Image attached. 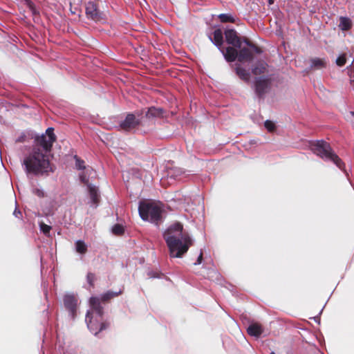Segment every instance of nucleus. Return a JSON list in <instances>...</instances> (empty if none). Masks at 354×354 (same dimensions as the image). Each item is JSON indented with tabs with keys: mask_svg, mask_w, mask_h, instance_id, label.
Instances as JSON below:
<instances>
[{
	"mask_svg": "<svg viewBox=\"0 0 354 354\" xmlns=\"http://www.w3.org/2000/svg\"><path fill=\"white\" fill-rule=\"evenodd\" d=\"M247 332L251 336L259 337L263 333V328L261 324L254 323L248 326Z\"/></svg>",
	"mask_w": 354,
	"mask_h": 354,
	"instance_id": "16",
	"label": "nucleus"
},
{
	"mask_svg": "<svg viewBox=\"0 0 354 354\" xmlns=\"http://www.w3.org/2000/svg\"><path fill=\"white\" fill-rule=\"evenodd\" d=\"M102 319L99 317L94 318L93 313L89 311L86 313V322L88 328L95 335H97L100 331L105 330L109 327V323L102 322Z\"/></svg>",
	"mask_w": 354,
	"mask_h": 354,
	"instance_id": "6",
	"label": "nucleus"
},
{
	"mask_svg": "<svg viewBox=\"0 0 354 354\" xmlns=\"http://www.w3.org/2000/svg\"><path fill=\"white\" fill-rule=\"evenodd\" d=\"M88 191L91 199L94 204H97L100 201V196L98 194L97 189L95 186L89 185Z\"/></svg>",
	"mask_w": 354,
	"mask_h": 354,
	"instance_id": "19",
	"label": "nucleus"
},
{
	"mask_svg": "<svg viewBox=\"0 0 354 354\" xmlns=\"http://www.w3.org/2000/svg\"><path fill=\"white\" fill-rule=\"evenodd\" d=\"M32 192L34 194H35L39 198H44L45 196L44 192L41 189H39L38 188H35L32 190Z\"/></svg>",
	"mask_w": 354,
	"mask_h": 354,
	"instance_id": "31",
	"label": "nucleus"
},
{
	"mask_svg": "<svg viewBox=\"0 0 354 354\" xmlns=\"http://www.w3.org/2000/svg\"><path fill=\"white\" fill-rule=\"evenodd\" d=\"M237 49H239V48L232 46H227L225 49L221 48L220 50L227 62H233L236 59L239 60V50Z\"/></svg>",
	"mask_w": 354,
	"mask_h": 354,
	"instance_id": "13",
	"label": "nucleus"
},
{
	"mask_svg": "<svg viewBox=\"0 0 354 354\" xmlns=\"http://www.w3.org/2000/svg\"><path fill=\"white\" fill-rule=\"evenodd\" d=\"M87 282L90 285L91 287H94V282L96 279L95 274L92 272H88L86 275Z\"/></svg>",
	"mask_w": 354,
	"mask_h": 354,
	"instance_id": "26",
	"label": "nucleus"
},
{
	"mask_svg": "<svg viewBox=\"0 0 354 354\" xmlns=\"http://www.w3.org/2000/svg\"><path fill=\"white\" fill-rule=\"evenodd\" d=\"M124 232V227L120 224H115L112 228V232L115 235H122Z\"/></svg>",
	"mask_w": 354,
	"mask_h": 354,
	"instance_id": "25",
	"label": "nucleus"
},
{
	"mask_svg": "<svg viewBox=\"0 0 354 354\" xmlns=\"http://www.w3.org/2000/svg\"><path fill=\"white\" fill-rule=\"evenodd\" d=\"M311 151L324 160L333 162L339 169L345 170V164L334 152L330 145L324 140H317L310 145Z\"/></svg>",
	"mask_w": 354,
	"mask_h": 354,
	"instance_id": "3",
	"label": "nucleus"
},
{
	"mask_svg": "<svg viewBox=\"0 0 354 354\" xmlns=\"http://www.w3.org/2000/svg\"><path fill=\"white\" fill-rule=\"evenodd\" d=\"M311 67L317 70L326 68L327 66V62L325 59L317 57L311 59Z\"/></svg>",
	"mask_w": 354,
	"mask_h": 354,
	"instance_id": "18",
	"label": "nucleus"
},
{
	"mask_svg": "<svg viewBox=\"0 0 354 354\" xmlns=\"http://www.w3.org/2000/svg\"><path fill=\"white\" fill-rule=\"evenodd\" d=\"M64 304L66 310H68L73 319L76 315L77 299L71 295H66L64 297Z\"/></svg>",
	"mask_w": 354,
	"mask_h": 354,
	"instance_id": "10",
	"label": "nucleus"
},
{
	"mask_svg": "<svg viewBox=\"0 0 354 354\" xmlns=\"http://www.w3.org/2000/svg\"><path fill=\"white\" fill-rule=\"evenodd\" d=\"M346 62V56L344 55H342L339 56L336 59V64L339 66H343Z\"/></svg>",
	"mask_w": 354,
	"mask_h": 354,
	"instance_id": "29",
	"label": "nucleus"
},
{
	"mask_svg": "<svg viewBox=\"0 0 354 354\" xmlns=\"http://www.w3.org/2000/svg\"><path fill=\"white\" fill-rule=\"evenodd\" d=\"M202 261H203V252H201L196 260V262L194 264L195 265L201 264L202 263Z\"/></svg>",
	"mask_w": 354,
	"mask_h": 354,
	"instance_id": "33",
	"label": "nucleus"
},
{
	"mask_svg": "<svg viewBox=\"0 0 354 354\" xmlns=\"http://www.w3.org/2000/svg\"><path fill=\"white\" fill-rule=\"evenodd\" d=\"M267 64L264 62H259L252 69V73L258 75L266 72Z\"/></svg>",
	"mask_w": 354,
	"mask_h": 354,
	"instance_id": "21",
	"label": "nucleus"
},
{
	"mask_svg": "<svg viewBox=\"0 0 354 354\" xmlns=\"http://www.w3.org/2000/svg\"><path fill=\"white\" fill-rule=\"evenodd\" d=\"M269 4H272L274 3L273 0H268Z\"/></svg>",
	"mask_w": 354,
	"mask_h": 354,
	"instance_id": "36",
	"label": "nucleus"
},
{
	"mask_svg": "<svg viewBox=\"0 0 354 354\" xmlns=\"http://www.w3.org/2000/svg\"><path fill=\"white\" fill-rule=\"evenodd\" d=\"M13 214L15 215V217L19 219H21L23 217L22 212L19 209H18L17 207L15 208Z\"/></svg>",
	"mask_w": 354,
	"mask_h": 354,
	"instance_id": "32",
	"label": "nucleus"
},
{
	"mask_svg": "<svg viewBox=\"0 0 354 354\" xmlns=\"http://www.w3.org/2000/svg\"><path fill=\"white\" fill-rule=\"evenodd\" d=\"M90 306L92 308L93 315L95 314L97 317L102 319L104 309L101 305L100 299L97 297H91L89 300ZM91 313V311H89Z\"/></svg>",
	"mask_w": 354,
	"mask_h": 354,
	"instance_id": "12",
	"label": "nucleus"
},
{
	"mask_svg": "<svg viewBox=\"0 0 354 354\" xmlns=\"http://www.w3.org/2000/svg\"><path fill=\"white\" fill-rule=\"evenodd\" d=\"M40 229L41 231L46 235L50 233V231L51 230V227L50 225H48L44 223H41L40 224Z\"/></svg>",
	"mask_w": 354,
	"mask_h": 354,
	"instance_id": "28",
	"label": "nucleus"
},
{
	"mask_svg": "<svg viewBox=\"0 0 354 354\" xmlns=\"http://www.w3.org/2000/svg\"><path fill=\"white\" fill-rule=\"evenodd\" d=\"M122 290H120L119 292H112V291H108L106 293L103 294L101 297L100 298V302H107L111 299L118 296L119 295L122 294Z\"/></svg>",
	"mask_w": 354,
	"mask_h": 354,
	"instance_id": "20",
	"label": "nucleus"
},
{
	"mask_svg": "<svg viewBox=\"0 0 354 354\" xmlns=\"http://www.w3.org/2000/svg\"><path fill=\"white\" fill-rule=\"evenodd\" d=\"M76 159V167L78 169H84L85 168L84 161L79 159L77 156H75Z\"/></svg>",
	"mask_w": 354,
	"mask_h": 354,
	"instance_id": "30",
	"label": "nucleus"
},
{
	"mask_svg": "<svg viewBox=\"0 0 354 354\" xmlns=\"http://www.w3.org/2000/svg\"><path fill=\"white\" fill-rule=\"evenodd\" d=\"M264 126L270 132L274 131L276 129L274 123L271 120H266L264 123Z\"/></svg>",
	"mask_w": 354,
	"mask_h": 354,
	"instance_id": "27",
	"label": "nucleus"
},
{
	"mask_svg": "<svg viewBox=\"0 0 354 354\" xmlns=\"http://www.w3.org/2000/svg\"><path fill=\"white\" fill-rule=\"evenodd\" d=\"M56 140L57 137L53 127H48L46 130L45 134L35 138V145L32 151L24 158L23 161V165L28 174L38 176L53 171L48 154Z\"/></svg>",
	"mask_w": 354,
	"mask_h": 354,
	"instance_id": "1",
	"label": "nucleus"
},
{
	"mask_svg": "<svg viewBox=\"0 0 354 354\" xmlns=\"http://www.w3.org/2000/svg\"><path fill=\"white\" fill-rule=\"evenodd\" d=\"M163 237L172 258H181L193 245L189 234L184 231L180 222L171 225L164 232Z\"/></svg>",
	"mask_w": 354,
	"mask_h": 354,
	"instance_id": "2",
	"label": "nucleus"
},
{
	"mask_svg": "<svg viewBox=\"0 0 354 354\" xmlns=\"http://www.w3.org/2000/svg\"><path fill=\"white\" fill-rule=\"evenodd\" d=\"M76 251L80 254H85L87 252V245L83 241H77L75 243Z\"/></svg>",
	"mask_w": 354,
	"mask_h": 354,
	"instance_id": "23",
	"label": "nucleus"
},
{
	"mask_svg": "<svg viewBox=\"0 0 354 354\" xmlns=\"http://www.w3.org/2000/svg\"><path fill=\"white\" fill-rule=\"evenodd\" d=\"M243 43L245 44L247 47L239 48V62H250L254 59V53L261 54L262 50L257 45L251 41L248 38L243 37Z\"/></svg>",
	"mask_w": 354,
	"mask_h": 354,
	"instance_id": "5",
	"label": "nucleus"
},
{
	"mask_svg": "<svg viewBox=\"0 0 354 354\" xmlns=\"http://www.w3.org/2000/svg\"><path fill=\"white\" fill-rule=\"evenodd\" d=\"M165 110L162 108H157L155 106H151L148 109L146 112V118L150 119L153 118H162L164 117Z\"/></svg>",
	"mask_w": 354,
	"mask_h": 354,
	"instance_id": "15",
	"label": "nucleus"
},
{
	"mask_svg": "<svg viewBox=\"0 0 354 354\" xmlns=\"http://www.w3.org/2000/svg\"><path fill=\"white\" fill-rule=\"evenodd\" d=\"M236 73L239 76L240 79L242 80L248 82L250 77V73L245 70L244 68L241 67L240 65H238L236 68Z\"/></svg>",
	"mask_w": 354,
	"mask_h": 354,
	"instance_id": "17",
	"label": "nucleus"
},
{
	"mask_svg": "<svg viewBox=\"0 0 354 354\" xmlns=\"http://www.w3.org/2000/svg\"><path fill=\"white\" fill-rule=\"evenodd\" d=\"M136 114L138 116H140V115H141L142 114V112H140V111H137V112L136 113Z\"/></svg>",
	"mask_w": 354,
	"mask_h": 354,
	"instance_id": "34",
	"label": "nucleus"
},
{
	"mask_svg": "<svg viewBox=\"0 0 354 354\" xmlns=\"http://www.w3.org/2000/svg\"><path fill=\"white\" fill-rule=\"evenodd\" d=\"M81 179L83 182H86L87 181V180H86L85 177H83V176H81Z\"/></svg>",
	"mask_w": 354,
	"mask_h": 354,
	"instance_id": "35",
	"label": "nucleus"
},
{
	"mask_svg": "<svg viewBox=\"0 0 354 354\" xmlns=\"http://www.w3.org/2000/svg\"><path fill=\"white\" fill-rule=\"evenodd\" d=\"M341 28L343 30H348L351 28V23L349 19L346 17H342L339 19Z\"/></svg>",
	"mask_w": 354,
	"mask_h": 354,
	"instance_id": "22",
	"label": "nucleus"
},
{
	"mask_svg": "<svg viewBox=\"0 0 354 354\" xmlns=\"http://www.w3.org/2000/svg\"><path fill=\"white\" fill-rule=\"evenodd\" d=\"M141 124L140 119L133 113H128L125 119L120 124V128L125 131H130L139 127Z\"/></svg>",
	"mask_w": 354,
	"mask_h": 354,
	"instance_id": "8",
	"label": "nucleus"
},
{
	"mask_svg": "<svg viewBox=\"0 0 354 354\" xmlns=\"http://www.w3.org/2000/svg\"><path fill=\"white\" fill-rule=\"evenodd\" d=\"M350 115L354 117V111H350Z\"/></svg>",
	"mask_w": 354,
	"mask_h": 354,
	"instance_id": "37",
	"label": "nucleus"
},
{
	"mask_svg": "<svg viewBox=\"0 0 354 354\" xmlns=\"http://www.w3.org/2000/svg\"><path fill=\"white\" fill-rule=\"evenodd\" d=\"M270 86V79L260 77L255 80L254 90L259 98H263Z\"/></svg>",
	"mask_w": 354,
	"mask_h": 354,
	"instance_id": "7",
	"label": "nucleus"
},
{
	"mask_svg": "<svg viewBox=\"0 0 354 354\" xmlns=\"http://www.w3.org/2000/svg\"><path fill=\"white\" fill-rule=\"evenodd\" d=\"M218 19L222 23H234V18L229 14H220L218 15Z\"/></svg>",
	"mask_w": 354,
	"mask_h": 354,
	"instance_id": "24",
	"label": "nucleus"
},
{
	"mask_svg": "<svg viewBox=\"0 0 354 354\" xmlns=\"http://www.w3.org/2000/svg\"><path fill=\"white\" fill-rule=\"evenodd\" d=\"M138 212L142 220L150 218L152 223L158 225L161 219L162 209L153 203L141 201L139 203Z\"/></svg>",
	"mask_w": 354,
	"mask_h": 354,
	"instance_id": "4",
	"label": "nucleus"
},
{
	"mask_svg": "<svg viewBox=\"0 0 354 354\" xmlns=\"http://www.w3.org/2000/svg\"><path fill=\"white\" fill-rule=\"evenodd\" d=\"M226 42L233 46L241 48V46L243 44V37L238 35V32L234 29H227L224 32Z\"/></svg>",
	"mask_w": 354,
	"mask_h": 354,
	"instance_id": "9",
	"label": "nucleus"
},
{
	"mask_svg": "<svg viewBox=\"0 0 354 354\" xmlns=\"http://www.w3.org/2000/svg\"><path fill=\"white\" fill-rule=\"evenodd\" d=\"M86 15L88 18L94 21H99L101 19L97 5L93 1H89L86 6Z\"/></svg>",
	"mask_w": 354,
	"mask_h": 354,
	"instance_id": "11",
	"label": "nucleus"
},
{
	"mask_svg": "<svg viewBox=\"0 0 354 354\" xmlns=\"http://www.w3.org/2000/svg\"><path fill=\"white\" fill-rule=\"evenodd\" d=\"M271 354H275L274 352H272Z\"/></svg>",
	"mask_w": 354,
	"mask_h": 354,
	"instance_id": "38",
	"label": "nucleus"
},
{
	"mask_svg": "<svg viewBox=\"0 0 354 354\" xmlns=\"http://www.w3.org/2000/svg\"><path fill=\"white\" fill-rule=\"evenodd\" d=\"M223 34L222 30L220 28L216 29L213 32V37H209L210 40L212 43L218 48V49H221L223 48Z\"/></svg>",
	"mask_w": 354,
	"mask_h": 354,
	"instance_id": "14",
	"label": "nucleus"
}]
</instances>
